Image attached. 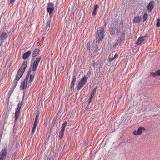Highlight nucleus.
Wrapping results in <instances>:
<instances>
[{"instance_id":"22","label":"nucleus","mask_w":160,"mask_h":160,"mask_svg":"<svg viewBox=\"0 0 160 160\" xmlns=\"http://www.w3.org/2000/svg\"><path fill=\"white\" fill-rule=\"evenodd\" d=\"M84 85L79 82L78 84V86L77 88V91L78 92L81 88L82 87H83Z\"/></svg>"},{"instance_id":"11","label":"nucleus","mask_w":160,"mask_h":160,"mask_svg":"<svg viewBox=\"0 0 160 160\" xmlns=\"http://www.w3.org/2000/svg\"><path fill=\"white\" fill-rule=\"evenodd\" d=\"M76 78L75 75L73 76V79L71 81L70 84V90L72 91L74 89V85L76 82Z\"/></svg>"},{"instance_id":"8","label":"nucleus","mask_w":160,"mask_h":160,"mask_svg":"<svg viewBox=\"0 0 160 160\" xmlns=\"http://www.w3.org/2000/svg\"><path fill=\"white\" fill-rule=\"evenodd\" d=\"M28 79L26 80V78L24 79V80L21 83L20 88V89H25L27 87H29L31 85L29 84L28 82Z\"/></svg>"},{"instance_id":"26","label":"nucleus","mask_w":160,"mask_h":160,"mask_svg":"<svg viewBox=\"0 0 160 160\" xmlns=\"http://www.w3.org/2000/svg\"><path fill=\"white\" fill-rule=\"evenodd\" d=\"M51 22V18L48 19V21L47 23V27L48 28H50V23Z\"/></svg>"},{"instance_id":"29","label":"nucleus","mask_w":160,"mask_h":160,"mask_svg":"<svg viewBox=\"0 0 160 160\" xmlns=\"http://www.w3.org/2000/svg\"><path fill=\"white\" fill-rule=\"evenodd\" d=\"M102 39H101V38L97 36L96 38V42L97 43H99L100 41H101Z\"/></svg>"},{"instance_id":"51","label":"nucleus","mask_w":160,"mask_h":160,"mask_svg":"<svg viewBox=\"0 0 160 160\" xmlns=\"http://www.w3.org/2000/svg\"><path fill=\"white\" fill-rule=\"evenodd\" d=\"M43 39H44V38H42V40H43Z\"/></svg>"},{"instance_id":"49","label":"nucleus","mask_w":160,"mask_h":160,"mask_svg":"<svg viewBox=\"0 0 160 160\" xmlns=\"http://www.w3.org/2000/svg\"><path fill=\"white\" fill-rule=\"evenodd\" d=\"M89 105L88 104V105L86 107V108H88L89 107Z\"/></svg>"},{"instance_id":"43","label":"nucleus","mask_w":160,"mask_h":160,"mask_svg":"<svg viewBox=\"0 0 160 160\" xmlns=\"http://www.w3.org/2000/svg\"><path fill=\"white\" fill-rule=\"evenodd\" d=\"M17 152H15L12 155V157L14 158V157L16 155V154H17Z\"/></svg>"},{"instance_id":"5","label":"nucleus","mask_w":160,"mask_h":160,"mask_svg":"<svg viewBox=\"0 0 160 160\" xmlns=\"http://www.w3.org/2000/svg\"><path fill=\"white\" fill-rule=\"evenodd\" d=\"M23 99H22V101L18 104V108L16 110L15 115V121L16 122L18 119V117L20 114V111L21 108L22 107L23 104Z\"/></svg>"},{"instance_id":"45","label":"nucleus","mask_w":160,"mask_h":160,"mask_svg":"<svg viewBox=\"0 0 160 160\" xmlns=\"http://www.w3.org/2000/svg\"><path fill=\"white\" fill-rule=\"evenodd\" d=\"M94 96L93 95H92L91 94L90 95V98H89V99L92 100V98H93V97Z\"/></svg>"},{"instance_id":"3","label":"nucleus","mask_w":160,"mask_h":160,"mask_svg":"<svg viewBox=\"0 0 160 160\" xmlns=\"http://www.w3.org/2000/svg\"><path fill=\"white\" fill-rule=\"evenodd\" d=\"M148 14L147 12L144 13L142 17H142L139 16H138L134 17L133 19L132 22L133 23H140L142 22V20L143 22L145 21L148 18Z\"/></svg>"},{"instance_id":"24","label":"nucleus","mask_w":160,"mask_h":160,"mask_svg":"<svg viewBox=\"0 0 160 160\" xmlns=\"http://www.w3.org/2000/svg\"><path fill=\"white\" fill-rule=\"evenodd\" d=\"M37 125H36L35 124H33V126L32 129V131L31 134L32 135H33L36 130V128Z\"/></svg>"},{"instance_id":"44","label":"nucleus","mask_w":160,"mask_h":160,"mask_svg":"<svg viewBox=\"0 0 160 160\" xmlns=\"http://www.w3.org/2000/svg\"><path fill=\"white\" fill-rule=\"evenodd\" d=\"M58 1H57V2H56V6H55V7H56V8H55V9H57V5L58 4Z\"/></svg>"},{"instance_id":"42","label":"nucleus","mask_w":160,"mask_h":160,"mask_svg":"<svg viewBox=\"0 0 160 160\" xmlns=\"http://www.w3.org/2000/svg\"><path fill=\"white\" fill-rule=\"evenodd\" d=\"M13 92V90H11V91H9L8 92V94L10 95H11Z\"/></svg>"},{"instance_id":"2","label":"nucleus","mask_w":160,"mask_h":160,"mask_svg":"<svg viewBox=\"0 0 160 160\" xmlns=\"http://www.w3.org/2000/svg\"><path fill=\"white\" fill-rule=\"evenodd\" d=\"M28 65V62L26 61H24L21 67L18 71L15 78V79L14 80L13 82V89L16 88V86L17 85L18 81L20 79V78L23 75L24 72L26 68Z\"/></svg>"},{"instance_id":"30","label":"nucleus","mask_w":160,"mask_h":160,"mask_svg":"<svg viewBox=\"0 0 160 160\" xmlns=\"http://www.w3.org/2000/svg\"><path fill=\"white\" fill-rule=\"evenodd\" d=\"M120 44H121V43H120L119 42H118L117 41V40L116 42L115 43L113 46V48H115L117 46H118Z\"/></svg>"},{"instance_id":"38","label":"nucleus","mask_w":160,"mask_h":160,"mask_svg":"<svg viewBox=\"0 0 160 160\" xmlns=\"http://www.w3.org/2000/svg\"><path fill=\"white\" fill-rule=\"evenodd\" d=\"M156 73L157 75V76L158 75L160 76V69L156 71Z\"/></svg>"},{"instance_id":"31","label":"nucleus","mask_w":160,"mask_h":160,"mask_svg":"<svg viewBox=\"0 0 160 160\" xmlns=\"http://www.w3.org/2000/svg\"><path fill=\"white\" fill-rule=\"evenodd\" d=\"M98 48H97L96 49L95 51H94L93 54L94 55H98Z\"/></svg>"},{"instance_id":"28","label":"nucleus","mask_w":160,"mask_h":160,"mask_svg":"<svg viewBox=\"0 0 160 160\" xmlns=\"http://www.w3.org/2000/svg\"><path fill=\"white\" fill-rule=\"evenodd\" d=\"M150 76H152L154 77H156L157 76L156 73V71L155 72H150Z\"/></svg>"},{"instance_id":"20","label":"nucleus","mask_w":160,"mask_h":160,"mask_svg":"<svg viewBox=\"0 0 160 160\" xmlns=\"http://www.w3.org/2000/svg\"><path fill=\"white\" fill-rule=\"evenodd\" d=\"M54 4L52 3H49L47 6V10H54Z\"/></svg>"},{"instance_id":"15","label":"nucleus","mask_w":160,"mask_h":160,"mask_svg":"<svg viewBox=\"0 0 160 160\" xmlns=\"http://www.w3.org/2000/svg\"><path fill=\"white\" fill-rule=\"evenodd\" d=\"M40 50L39 48H35L32 52V54L33 58H34L38 55L40 52Z\"/></svg>"},{"instance_id":"52","label":"nucleus","mask_w":160,"mask_h":160,"mask_svg":"<svg viewBox=\"0 0 160 160\" xmlns=\"http://www.w3.org/2000/svg\"><path fill=\"white\" fill-rule=\"evenodd\" d=\"M151 11H151V10L149 11H150V12H151Z\"/></svg>"},{"instance_id":"14","label":"nucleus","mask_w":160,"mask_h":160,"mask_svg":"<svg viewBox=\"0 0 160 160\" xmlns=\"http://www.w3.org/2000/svg\"><path fill=\"white\" fill-rule=\"evenodd\" d=\"M8 37V35L4 32H3L0 35V38L2 40L1 42V43L2 44L3 42V40L6 39Z\"/></svg>"},{"instance_id":"48","label":"nucleus","mask_w":160,"mask_h":160,"mask_svg":"<svg viewBox=\"0 0 160 160\" xmlns=\"http://www.w3.org/2000/svg\"><path fill=\"white\" fill-rule=\"evenodd\" d=\"M92 100L90 99H88V104L89 105L91 102Z\"/></svg>"},{"instance_id":"39","label":"nucleus","mask_w":160,"mask_h":160,"mask_svg":"<svg viewBox=\"0 0 160 160\" xmlns=\"http://www.w3.org/2000/svg\"><path fill=\"white\" fill-rule=\"evenodd\" d=\"M97 13V11H93V12L92 13V16H94L96 15Z\"/></svg>"},{"instance_id":"6","label":"nucleus","mask_w":160,"mask_h":160,"mask_svg":"<svg viewBox=\"0 0 160 160\" xmlns=\"http://www.w3.org/2000/svg\"><path fill=\"white\" fill-rule=\"evenodd\" d=\"M125 32L126 30L125 29L122 30L120 36L117 40L118 42H119L121 44L124 43L125 40Z\"/></svg>"},{"instance_id":"25","label":"nucleus","mask_w":160,"mask_h":160,"mask_svg":"<svg viewBox=\"0 0 160 160\" xmlns=\"http://www.w3.org/2000/svg\"><path fill=\"white\" fill-rule=\"evenodd\" d=\"M98 86H96L95 88L93 89V90L92 91L91 94L92 95H93L94 96L96 92V90L97 88H98Z\"/></svg>"},{"instance_id":"19","label":"nucleus","mask_w":160,"mask_h":160,"mask_svg":"<svg viewBox=\"0 0 160 160\" xmlns=\"http://www.w3.org/2000/svg\"><path fill=\"white\" fill-rule=\"evenodd\" d=\"M88 79L87 77L86 76H84L81 79L79 82L84 85L87 83Z\"/></svg>"},{"instance_id":"46","label":"nucleus","mask_w":160,"mask_h":160,"mask_svg":"<svg viewBox=\"0 0 160 160\" xmlns=\"http://www.w3.org/2000/svg\"><path fill=\"white\" fill-rule=\"evenodd\" d=\"M15 1V0H10V3H13Z\"/></svg>"},{"instance_id":"17","label":"nucleus","mask_w":160,"mask_h":160,"mask_svg":"<svg viewBox=\"0 0 160 160\" xmlns=\"http://www.w3.org/2000/svg\"><path fill=\"white\" fill-rule=\"evenodd\" d=\"M31 52L30 51H28L24 53L22 56V58L25 60L31 54Z\"/></svg>"},{"instance_id":"47","label":"nucleus","mask_w":160,"mask_h":160,"mask_svg":"<svg viewBox=\"0 0 160 160\" xmlns=\"http://www.w3.org/2000/svg\"><path fill=\"white\" fill-rule=\"evenodd\" d=\"M6 159L0 157V160H6Z\"/></svg>"},{"instance_id":"21","label":"nucleus","mask_w":160,"mask_h":160,"mask_svg":"<svg viewBox=\"0 0 160 160\" xmlns=\"http://www.w3.org/2000/svg\"><path fill=\"white\" fill-rule=\"evenodd\" d=\"M40 113L39 112H37L36 114V118H35L34 122V124L37 125L38 123L39 122L38 118L39 116Z\"/></svg>"},{"instance_id":"41","label":"nucleus","mask_w":160,"mask_h":160,"mask_svg":"<svg viewBox=\"0 0 160 160\" xmlns=\"http://www.w3.org/2000/svg\"><path fill=\"white\" fill-rule=\"evenodd\" d=\"M118 54L116 53L115 55L114 56L113 58H114V59H115V58H118Z\"/></svg>"},{"instance_id":"12","label":"nucleus","mask_w":160,"mask_h":160,"mask_svg":"<svg viewBox=\"0 0 160 160\" xmlns=\"http://www.w3.org/2000/svg\"><path fill=\"white\" fill-rule=\"evenodd\" d=\"M35 72H33L32 73L30 74L29 76V80L28 82L29 84H30V85H32V82L33 81L35 75Z\"/></svg>"},{"instance_id":"18","label":"nucleus","mask_w":160,"mask_h":160,"mask_svg":"<svg viewBox=\"0 0 160 160\" xmlns=\"http://www.w3.org/2000/svg\"><path fill=\"white\" fill-rule=\"evenodd\" d=\"M145 131L146 130V129L145 128L143 127H140L138 130V135H141L142 132V131Z\"/></svg>"},{"instance_id":"50","label":"nucleus","mask_w":160,"mask_h":160,"mask_svg":"<svg viewBox=\"0 0 160 160\" xmlns=\"http://www.w3.org/2000/svg\"><path fill=\"white\" fill-rule=\"evenodd\" d=\"M16 148H18V145H17L16 147Z\"/></svg>"},{"instance_id":"4","label":"nucleus","mask_w":160,"mask_h":160,"mask_svg":"<svg viewBox=\"0 0 160 160\" xmlns=\"http://www.w3.org/2000/svg\"><path fill=\"white\" fill-rule=\"evenodd\" d=\"M41 56L40 55L35 58H32V60L35 59L32 64V70L33 72H36L39 63L41 59Z\"/></svg>"},{"instance_id":"37","label":"nucleus","mask_w":160,"mask_h":160,"mask_svg":"<svg viewBox=\"0 0 160 160\" xmlns=\"http://www.w3.org/2000/svg\"><path fill=\"white\" fill-rule=\"evenodd\" d=\"M52 157L51 155H48L47 157V160H52Z\"/></svg>"},{"instance_id":"10","label":"nucleus","mask_w":160,"mask_h":160,"mask_svg":"<svg viewBox=\"0 0 160 160\" xmlns=\"http://www.w3.org/2000/svg\"><path fill=\"white\" fill-rule=\"evenodd\" d=\"M105 31L103 28H101L100 29L98 30L97 32V34L99 37L101 38V39H103L104 36Z\"/></svg>"},{"instance_id":"1","label":"nucleus","mask_w":160,"mask_h":160,"mask_svg":"<svg viewBox=\"0 0 160 160\" xmlns=\"http://www.w3.org/2000/svg\"><path fill=\"white\" fill-rule=\"evenodd\" d=\"M123 21H122L119 24L117 20H115L109 28V32L111 35L112 37H115L117 35H118L123 28Z\"/></svg>"},{"instance_id":"13","label":"nucleus","mask_w":160,"mask_h":160,"mask_svg":"<svg viewBox=\"0 0 160 160\" xmlns=\"http://www.w3.org/2000/svg\"><path fill=\"white\" fill-rule=\"evenodd\" d=\"M7 155V150L6 149H3L0 152V157L6 159Z\"/></svg>"},{"instance_id":"9","label":"nucleus","mask_w":160,"mask_h":160,"mask_svg":"<svg viewBox=\"0 0 160 160\" xmlns=\"http://www.w3.org/2000/svg\"><path fill=\"white\" fill-rule=\"evenodd\" d=\"M147 37V35L140 37L135 42V44L137 45H140L142 44Z\"/></svg>"},{"instance_id":"40","label":"nucleus","mask_w":160,"mask_h":160,"mask_svg":"<svg viewBox=\"0 0 160 160\" xmlns=\"http://www.w3.org/2000/svg\"><path fill=\"white\" fill-rule=\"evenodd\" d=\"M91 73H92V71H91V70L90 69L88 72V74H89V76H90L91 75Z\"/></svg>"},{"instance_id":"35","label":"nucleus","mask_w":160,"mask_h":160,"mask_svg":"<svg viewBox=\"0 0 160 160\" xmlns=\"http://www.w3.org/2000/svg\"><path fill=\"white\" fill-rule=\"evenodd\" d=\"M87 49L89 50L90 49V43L89 42H88L87 44Z\"/></svg>"},{"instance_id":"32","label":"nucleus","mask_w":160,"mask_h":160,"mask_svg":"<svg viewBox=\"0 0 160 160\" xmlns=\"http://www.w3.org/2000/svg\"><path fill=\"white\" fill-rule=\"evenodd\" d=\"M53 11H47V12L49 13V16H50V18H51L52 17V13Z\"/></svg>"},{"instance_id":"16","label":"nucleus","mask_w":160,"mask_h":160,"mask_svg":"<svg viewBox=\"0 0 160 160\" xmlns=\"http://www.w3.org/2000/svg\"><path fill=\"white\" fill-rule=\"evenodd\" d=\"M155 2L154 1H151L147 6L148 10H152L154 7Z\"/></svg>"},{"instance_id":"34","label":"nucleus","mask_w":160,"mask_h":160,"mask_svg":"<svg viewBox=\"0 0 160 160\" xmlns=\"http://www.w3.org/2000/svg\"><path fill=\"white\" fill-rule=\"evenodd\" d=\"M98 8V4L95 5L94 6V9L93 10H97Z\"/></svg>"},{"instance_id":"33","label":"nucleus","mask_w":160,"mask_h":160,"mask_svg":"<svg viewBox=\"0 0 160 160\" xmlns=\"http://www.w3.org/2000/svg\"><path fill=\"white\" fill-rule=\"evenodd\" d=\"M114 59V58H110L109 57L108 58V62H111Z\"/></svg>"},{"instance_id":"36","label":"nucleus","mask_w":160,"mask_h":160,"mask_svg":"<svg viewBox=\"0 0 160 160\" xmlns=\"http://www.w3.org/2000/svg\"><path fill=\"white\" fill-rule=\"evenodd\" d=\"M133 134L135 135H138V131L134 130L133 132Z\"/></svg>"},{"instance_id":"27","label":"nucleus","mask_w":160,"mask_h":160,"mask_svg":"<svg viewBox=\"0 0 160 160\" xmlns=\"http://www.w3.org/2000/svg\"><path fill=\"white\" fill-rule=\"evenodd\" d=\"M156 26L158 28L160 27V19L159 18L157 20Z\"/></svg>"},{"instance_id":"7","label":"nucleus","mask_w":160,"mask_h":160,"mask_svg":"<svg viewBox=\"0 0 160 160\" xmlns=\"http://www.w3.org/2000/svg\"><path fill=\"white\" fill-rule=\"evenodd\" d=\"M68 122L66 121H65L64 122H63L62 125L61 129L60 131L59 135V140H61L62 137H63L65 128Z\"/></svg>"},{"instance_id":"23","label":"nucleus","mask_w":160,"mask_h":160,"mask_svg":"<svg viewBox=\"0 0 160 160\" xmlns=\"http://www.w3.org/2000/svg\"><path fill=\"white\" fill-rule=\"evenodd\" d=\"M32 72L31 68V67L29 68L27 72V74L26 77V80L28 79V78L29 77V76L30 74H31V73Z\"/></svg>"}]
</instances>
